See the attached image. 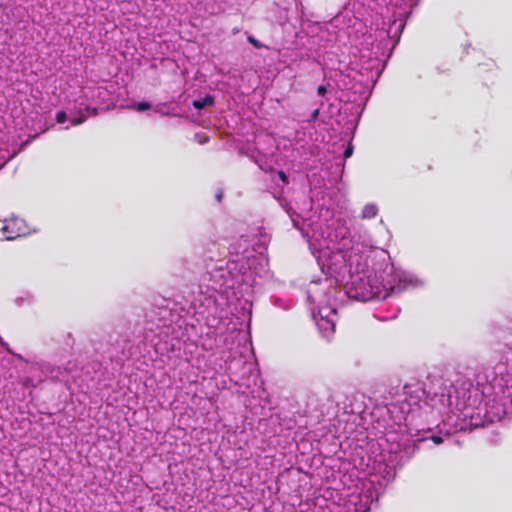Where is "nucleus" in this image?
<instances>
[{
    "label": "nucleus",
    "instance_id": "1",
    "mask_svg": "<svg viewBox=\"0 0 512 512\" xmlns=\"http://www.w3.org/2000/svg\"><path fill=\"white\" fill-rule=\"evenodd\" d=\"M1 231L3 237L6 240L11 241L26 236L28 234V227L22 218L11 217L4 221Z\"/></svg>",
    "mask_w": 512,
    "mask_h": 512
},
{
    "label": "nucleus",
    "instance_id": "2",
    "mask_svg": "<svg viewBox=\"0 0 512 512\" xmlns=\"http://www.w3.org/2000/svg\"><path fill=\"white\" fill-rule=\"evenodd\" d=\"M322 313L323 309L320 310L321 319L318 322V326L326 332V336H329L335 332L336 323L334 319L329 318V314L323 315Z\"/></svg>",
    "mask_w": 512,
    "mask_h": 512
},
{
    "label": "nucleus",
    "instance_id": "3",
    "mask_svg": "<svg viewBox=\"0 0 512 512\" xmlns=\"http://www.w3.org/2000/svg\"><path fill=\"white\" fill-rule=\"evenodd\" d=\"M348 293H349L350 297H353V298L363 301V302H366V301L370 300L371 298H373L372 292L366 290L365 288L362 289V288H357V287H355V288L351 287L349 289Z\"/></svg>",
    "mask_w": 512,
    "mask_h": 512
},
{
    "label": "nucleus",
    "instance_id": "4",
    "mask_svg": "<svg viewBox=\"0 0 512 512\" xmlns=\"http://www.w3.org/2000/svg\"><path fill=\"white\" fill-rule=\"evenodd\" d=\"M379 209L376 204H366L361 212L362 219H373L378 215Z\"/></svg>",
    "mask_w": 512,
    "mask_h": 512
},
{
    "label": "nucleus",
    "instance_id": "5",
    "mask_svg": "<svg viewBox=\"0 0 512 512\" xmlns=\"http://www.w3.org/2000/svg\"><path fill=\"white\" fill-rule=\"evenodd\" d=\"M214 103V97L211 95H206L205 97L201 99L194 100L192 105L196 109H203L206 106L213 105Z\"/></svg>",
    "mask_w": 512,
    "mask_h": 512
},
{
    "label": "nucleus",
    "instance_id": "6",
    "mask_svg": "<svg viewBox=\"0 0 512 512\" xmlns=\"http://www.w3.org/2000/svg\"><path fill=\"white\" fill-rule=\"evenodd\" d=\"M87 120V116H85L81 111L79 113L78 117L71 118L70 122L73 126H78L82 123H84Z\"/></svg>",
    "mask_w": 512,
    "mask_h": 512
},
{
    "label": "nucleus",
    "instance_id": "7",
    "mask_svg": "<svg viewBox=\"0 0 512 512\" xmlns=\"http://www.w3.org/2000/svg\"><path fill=\"white\" fill-rule=\"evenodd\" d=\"M67 120V114L65 111H59L56 113V121L59 124L64 123Z\"/></svg>",
    "mask_w": 512,
    "mask_h": 512
},
{
    "label": "nucleus",
    "instance_id": "8",
    "mask_svg": "<svg viewBox=\"0 0 512 512\" xmlns=\"http://www.w3.org/2000/svg\"><path fill=\"white\" fill-rule=\"evenodd\" d=\"M151 108V104L149 102H140L136 105V109L138 111H146Z\"/></svg>",
    "mask_w": 512,
    "mask_h": 512
},
{
    "label": "nucleus",
    "instance_id": "9",
    "mask_svg": "<svg viewBox=\"0 0 512 512\" xmlns=\"http://www.w3.org/2000/svg\"><path fill=\"white\" fill-rule=\"evenodd\" d=\"M85 110L87 111V113L90 115V116H96L98 115V108L96 107H91V106H87L85 108Z\"/></svg>",
    "mask_w": 512,
    "mask_h": 512
},
{
    "label": "nucleus",
    "instance_id": "10",
    "mask_svg": "<svg viewBox=\"0 0 512 512\" xmlns=\"http://www.w3.org/2000/svg\"><path fill=\"white\" fill-rule=\"evenodd\" d=\"M429 439L434 443V444H437V445H440L443 443V438L441 436H437V435H432L431 437H429Z\"/></svg>",
    "mask_w": 512,
    "mask_h": 512
},
{
    "label": "nucleus",
    "instance_id": "11",
    "mask_svg": "<svg viewBox=\"0 0 512 512\" xmlns=\"http://www.w3.org/2000/svg\"><path fill=\"white\" fill-rule=\"evenodd\" d=\"M352 154H353V146L350 144L346 147V149L344 151V157L349 158V157H351Z\"/></svg>",
    "mask_w": 512,
    "mask_h": 512
},
{
    "label": "nucleus",
    "instance_id": "12",
    "mask_svg": "<svg viewBox=\"0 0 512 512\" xmlns=\"http://www.w3.org/2000/svg\"><path fill=\"white\" fill-rule=\"evenodd\" d=\"M326 92H327V89H326V87H325V86H323V85H320V86L317 88V93H318V95H320V96H324V95L326 94Z\"/></svg>",
    "mask_w": 512,
    "mask_h": 512
},
{
    "label": "nucleus",
    "instance_id": "13",
    "mask_svg": "<svg viewBox=\"0 0 512 512\" xmlns=\"http://www.w3.org/2000/svg\"><path fill=\"white\" fill-rule=\"evenodd\" d=\"M278 176H279V178H280L284 183H286V184L288 183V178H287V176H286V174H285V172H284V171L280 170V171L278 172Z\"/></svg>",
    "mask_w": 512,
    "mask_h": 512
},
{
    "label": "nucleus",
    "instance_id": "14",
    "mask_svg": "<svg viewBox=\"0 0 512 512\" xmlns=\"http://www.w3.org/2000/svg\"><path fill=\"white\" fill-rule=\"evenodd\" d=\"M318 115H319V109H315L312 114H311V120H316L318 118Z\"/></svg>",
    "mask_w": 512,
    "mask_h": 512
},
{
    "label": "nucleus",
    "instance_id": "15",
    "mask_svg": "<svg viewBox=\"0 0 512 512\" xmlns=\"http://www.w3.org/2000/svg\"><path fill=\"white\" fill-rule=\"evenodd\" d=\"M222 197H223V193H222L221 190H219L217 195H216L217 201L221 202L222 201Z\"/></svg>",
    "mask_w": 512,
    "mask_h": 512
},
{
    "label": "nucleus",
    "instance_id": "16",
    "mask_svg": "<svg viewBox=\"0 0 512 512\" xmlns=\"http://www.w3.org/2000/svg\"><path fill=\"white\" fill-rule=\"evenodd\" d=\"M249 41L253 43L255 46H258V43L256 40H254L252 37L249 38Z\"/></svg>",
    "mask_w": 512,
    "mask_h": 512
},
{
    "label": "nucleus",
    "instance_id": "17",
    "mask_svg": "<svg viewBox=\"0 0 512 512\" xmlns=\"http://www.w3.org/2000/svg\"><path fill=\"white\" fill-rule=\"evenodd\" d=\"M331 313H332L333 315H336V310H335V309H332V310H331Z\"/></svg>",
    "mask_w": 512,
    "mask_h": 512
},
{
    "label": "nucleus",
    "instance_id": "18",
    "mask_svg": "<svg viewBox=\"0 0 512 512\" xmlns=\"http://www.w3.org/2000/svg\"><path fill=\"white\" fill-rule=\"evenodd\" d=\"M265 512H272V511L266 509Z\"/></svg>",
    "mask_w": 512,
    "mask_h": 512
}]
</instances>
